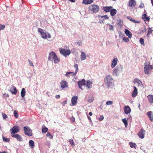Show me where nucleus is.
<instances>
[{
    "instance_id": "f257e3e1",
    "label": "nucleus",
    "mask_w": 153,
    "mask_h": 153,
    "mask_svg": "<svg viewBox=\"0 0 153 153\" xmlns=\"http://www.w3.org/2000/svg\"><path fill=\"white\" fill-rule=\"evenodd\" d=\"M105 85L107 88H112L114 86V80L110 75H107L104 78Z\"/></svg>"
},
{
    "instance_id": "f03ea898",
    "label": "nucleus",
    "mask_w": 153,
    "mask_h": 153,
    "mask_svg": "<svg viewBox=\"0 0 153 153\" xmlns=\"http://www.w3.org/2000/svg\"><path fill=\"white\" fill-rule=\"evenodd\" d=\"M48 60L51 61H53L55 64H57L60 62V59L57 56L56 53L53 51L51 52L49 55Z\"/></svg>"
},
{
    "instance_id": "7ed1b4c3",
    "label": "nucleus",
    "mask_w": 153,
    "mask_h": 153,
    "mask_svg": "<svg viewBox=\"0 0 153 153\" xmlns=\"http://www.w3.org/2000/svg\"><path fill=\"white\" fill-rule=\"evenodd\" d=\"M88 9L89 12L93 14L98 12L100 8L97 5L93 4L89 6Z\"/></svg>"
},
{
    "instance_id": "20e7f679",
    "label": "nucleus",
    "mask_w": 153,
    "mask_h": 153,
    "mask_svg": "<svg viewBox=\"0 0 153 153\" xmlns=\"http://www.w3.org/2000/svg\"><path fill=\"white\" fill-rule=\"evenodd\" d=\"M38 32L40 33L41 37L43 38L46 39L47 38H49L51 37V35L48 32H45L42 29L38 28Z\"/></svg>"
},
{
    "instance_id": "39448f33",
    "label": "nucleus",
    "mask_w": 153,
    "mask_h": 153,
    "mask_svg": "<svg viewBox=\"0 0 153 153\" xmlns=\"http://www.w3.org/2000/svg\"><path fill=\"white\" fill-rule=\"evenodd\" d=\"M122 70L121 65H118L114 69L112 72V75L115 76H117L120 73Z\"/></svg>"
},
{
    "instance_id": "423d86ee",
    "label": "nucleus",
    "mask_w": 153,
    "mask_h": 153,
    "mask_svg": "<svg viewBox=\"0 0 153 153\" xmlns=\"http://www.w3.org/2000/svg\"><path fill=\"white\" fill-rule=\"evenodd\" d=\"M59 51L60 53L62 55L66 57L67 56L69 55L71 53V51L70 50H66L64 49H59Z\"/></svg>"
},
{
    "instance_id": "0eeeda50",
    "label": "nucleus",
    "mask_w": 153,
    "mask_h": 153,
    "mask_svg": "<svg viewBox=\"0 0 153 153\" xmlns=\"http://www.w3.org/2000/svg\"><path fill=\"white\" fill-rule=\"evenodd\" d=\"M24 130L25 134L29 136L32 135V132L31 130L30 127L28 126H25L24 127Z\"/></svg>"
},
{
    "instance_id": "6e6552de",
    "label": "nucleus",
    "mask_w": 153,
    "mask_h": 153,
    "mask_svg": "<svg viewBox=\"0 0 153 153\" xmlns=\"http://www.w3.org/2000/svg\"><path fill=\"white\" fill-rule=\"evenodd\" d=\"M153 68L152 66L151 65H145L144 68V72L145 74H149V71L152 69Z\"/></svg>"
},
{
    "instance_id": "1a4fd4ad",
    "label": "nucleus",
    "mask_w": 153,
    "mask_h": 153,
    "mask_svg": "<svg viewBox=\"0 0 153 153\" xmlns=\"http://www.w3.org/2000/svg\"><path fill=\"white\" fill-rule=\"evenodd\" d=\"M19 130V127L17 126H14L12 128L10 129V131H11L12 134H15L17 133Z\"/></svg>"
},
{
    "instance_id": "9d476101",
    "label": "nucleus",
    "mask_w": 153,
    "mask_h": 153,
    "mask_svg": "<svg viewBox=\"0 0 153 153\" xmlns=\"http://www.w3.org/2000/svg\"><path fill=\"white\" fill-rule=\"evenodd\" d=\"M60 85L62 89H64L68 87V84L64 80H62L60 82Z\"/></svg>"
},
{
    "instance_id": "9b49d317",
    "label": "nucleus",
    "mask_w": 153,
    "mask_h": 153,
    "mask_svg": "<svg viewBox=\"0 0 153 153\" xmlns=\"http://www.w3.org/2000/svg\"><path fill=\"white\" fill-rule=\"evenodd\" d=\"M134 82L135 84H137V86L140 87H143V85L142 82L138 78H135L134 80Z\"/></svg>"
},
{
    "instance_id": "f8f14e48",
    "label": "nucleus",
    "mask_w": 153,
    "mask_h": 153,
    "mask_svg": "<svg viewBox=\"0 0 153 153\" xmlns=\"http://www.w3.org/2000/svg\"><path fill=\"white\" fill-rule=\"evenodd\" d=\"M78 97L76 96H74L71 99V106H73L76 105L77 103Z\"/></svg>"
},
{
    "instance_id": "ddd939ff",
    "label": "nucleus",
    "mask_w": 153,
    "mask_h": 153,
    "mask_svg": "<svg viewBox=\"0 0 153 153\" xmlns=\"http://www.w3.org/2000/svg\"><path fill=\"white\" fill-rule=\"evenodd\" d=\"M145 134V131L142 128L138 133L137 135L138 137L141 139H143L144 137V135Z\"/></svg>"
},
{
    "instance_id": "4468645a",
    "label": "nucleus",
    "mask_w": 153,
    "mask_h": 153,
    "mask_svg": "<svg viewBox=\"0 0 153 153\" xmlns=\"http://www.w3.org/2000/svg\"><path fill=\"white\" fill-rule=\"evenodd\" d=\"M11 136L12 137L16 139L17 140L20 142H21L23 140V139L22 137L20 135L18 134H12Z\"/></svg>"
},
{
    "instance_id": "2eb2a0df",
    "label": "nucleus",
    "mask_w": 153,
    "mask_h": 153,
    "mask_svg": "<svg viewBox=\"0 0 153 153\" xmlns=\"http://www.w3.org/2000/svg\"><path fill=\"white\" fill-rule=\"evenodd\" d=\"M85 79H83L82 80L78 81L77 84L79 88L82 89V86L85 85Z\"/></svg>"
},
{
    "instance_id": "dca6fc26",
    "label": "nucleus",
    "mask_w": 153,
    "mask_h": 153,
    "mask_svg": "<svg viewBox=\"0 0 153 153\" xmlns=\"http://www.w3.org/2000/svg\"><path fill=\"white\" fill-rule=\"evenodd\" d=\"M8 91H10L12 94H16L17 93V90L16 88L14 86H12L10 90H8Z\"/></svg>"
},
{
    "instance_id": "f3484780",
    "label": "nucleus",
    "mask_w": 153,
    "mask_h": 153,
    "mask_svg": "<svg viewBox=\"0 0 153 153\" xmlns=\"http://www.w3.org/2000/svg\"><path fill=\"white\" fill-rule=\"evenodd\" d=\"M118 62V59L117 58H114L112 60L111 64V67L113 68L117 65Z\"/></svg>"
},
{
    "instance_id": "a211bd4d",
    "label": "nucleus",
    "mask_w": 153,
    "mask_h": 153,
    "mask_svg": "<svg viewBox=\"0 0 153 153\" xmlns=\"http://www.w3.org/2000/svg\"><path fill=\"white\" fill-rule=\"evenodd\" d=\"M124 111L126 114L130 113L131 111V109L130 107L128 106H126L124 107Z\"/></svg>"
},
{
    "instance_id": "6ab92c4d",
    "label": "nucleus",
    "mask_w": 153,
    "mask_h": 153,
    "mask_svg": "<svg viewBox=\"0 0 153 153\" xmlns=\"http://www.w3.org/2000/svg\"><path fill=\"white\" fill-rule=\"evenodd\" d=\"M112 7L111 6H105L103 7L102 9L104 11L106 12H110L111 9L112 8Z\"/></svg>"
},
{
    "instance_id": "aec40b11",
    "label": "nucleus",
    "mask_w": 153,
    "mask_h": 153,
    "mask_svg": "<svg viewBox=\"0 0 153 153\" xmlns=\"http://www.w3.org/2000/svg\"><path fill=\"white\" fill-rule=\"evenodd\" d=\"M80 55V59L81 61L85 60L86 58V55L84 51H81Z\"/></svg>"
},
{
    "instance_id": "412c9836",
    "label": "nucleus",
    "mask_w": 153,
    "mask_h": 153,
    "mask_svg": "<svg viewBox=\"0 0 153 153\" xmlns=\"http://www.w3.org/2000/svg\"><path fill=\"white\" fill-rule=\"evenodd\" d=\"M134 90L132 93V97H136L137 94V88L134 86Z\"/></svg>"
},
{
    "instance_id": "4be33fe9",
    "label": "nucleus",
    "mask_w": 153,
    "mask_h": 153,
    "mask_svg": "<svg viewBox=\"0 0 153 153\" xmlns=\"http://www.w3.org/2000/svg\"><path fill=\"white\" fill-rule=\"evenodd\" d=\"M92 82L90 80H88L87 81L85 85L89 89L92 88Z\"/></svg>"
},
{
    "instance_id": "5701e85b",
    "label": "nucleus",
    "mask_w": 153,
    "mask_h": 153,
    "mask_svg": "<svg viewBox=\"0 0 153 153\" xmlns=\"http://www.w3.org/2000/svg\"><path fill=\"white\" fill-rule=\"evenodd\" d=\"M146 114L148 117L150 118V121H153V116L152 112L151 111H149L146 113Z\"/></svg>"
},
{
    "instance_id": "b1692460",
    "label": "nucleus",
    "mask_w": 153,
    "mask_h": 153,
    "mask_svg": "<svg viewBox=\"0 0 153 153\" xmlns=\"http://www.w3.org/2000/svg\"><path fill=\"white\" fill-rule=\"evenodd\" d=\"M125 33L126 35L129 38H131L132 37V35L131 32L128 29H126L125 30Z\"/></svg>"
},
{
    "instance_id": "393cba45",
    "label": "nucleus",
    "mask_w": 153,
    "mask_h": 153,
    "mask_svg": "<svg viewBox=\"0 0 153 153\" xmlns=\"http://www.w3.org/2000/svg\"><path fill=\"white\" fill-rule=\"evenodd\" d=\"M147 98L150 103H153V95L151 94L147 96Z\"/></svg>"
},
{
    "instance_id": "a878e982",
    "label": "nucleus",
    "mask_w": 153,
    "mask_h": 153,
    "mask_svg": "<svg viewBox=\"0 0 153 153\" xmlns=\"http://www.w3.org/2000/svg\"><path fill=\"white\" fill-rule=\"evenodd\" d=\"M94 0H83L82 4H88L93 2Z\"/></svg>"
},
{
    "instance_id": "bb28decb",
    "label": "nucleus",
    "mask_w": 153,
    "mask_h": 153,
    "mask_svg": "<svg viewBox=\"0 0 153 153\" xmlns=\"http://www.w3.org/2000/svg\"><path fill=\"white\" fill-rule=\"evenodd\" d=\"M117 12V11L115 9H113L112 8L110 11V14L111 16H114L116 13Z\"/></svg>"
},
{
    "instance_id": "cd10ccee",
    "label": "nucleus",
    "mask_w": 153,
    "mask_h": 153,
    "mask_svg": "<svg viewBox=\"0 0 153 153\" xmlns=\"http://www.w3.org/2000/svg\"><path fill=\"white\" fill-rule=\"evenodd\" d=\"M142 19L144 21H149L150 18L149 17L147 16V15L145 14H143L142 16Z\"/></svg>"
},
{
    "instance_id": "c85d7f7f",
    "label": "nucleus",
    "mask_w": 153,
    "mask_h": 153,
    "mask_svg": "<svg viewBox=\"0 0 153 153\" xmlns=\"http://www.w3.org/2000/svg\"><path fill=\"white\" fill-rule=\"evenodd\" d=\"M136 4V2L134 0H130L129 5L130 7L134 6Z\"/></svg>"
},
{
    "instance_id": "c756f323",
    "label": "nucleus",
    "mask_w": 153,
    "mask_h": 153,
    "mask_svg": "<svg viewBox=\"0 0 153 153\" xmlns=\"http://www.w3.org/2000/svg\"><path fill=\"white\" fill-rule=\"evenodd\" d=\"M29 144L30 147L31 149L33 148L34 146V141L32 140H30L29 142Z\"/></svg>"
},
{
    "instance_id": "7c9ffc66",
    "label": "nucleus",
    "mask_w": 153,
    "mask_h": 153,
    "mask_svg": "<svg viewBox=\"0 0 153 153\" xmlns=\"http://www.w3.org/2000/svg\"><path fill=\"white\" fill-rule=\"evenodd\" d=\"M130 21H131V22L136 23H139V21H137L135 20L134 19H132L131 17L129 16H127L126 17Z\"/></svg>"
},
{
    "instance_id": "2f4dec72",
    "label": "nucleus",
    "mask_w": 153,
    "mask_h": 153,
    "mask_svg": "<svg viewBox=\"0 0 153 153\" xmlns=\"http://www.w3.org/2000/svg\"><path fill=\"white\" fill-rule=\"evenodd\" d=\"M99 19H102L103 21L105 19H108V16L107 15L102 16H99Z\"/></svg>"
},
{
    "instance_id": "473e14b6",
    "label": "nucleus",
    "mask_w": 153,
    "mask_h": 153,
    "mask_svg": "<svg viewBox=\"0 0 153 153\" xmlns=\"http://www.w3.org/2000/svg\"><path fill=\"white\" fill-rule=\"evenodd\" d=\"M26 91L24 88L22 89L21 92V95L22 98L24 97Z\"/></svg>"
},
{
    "instance_id": "72a5a7b5",
    "label": "nucleus",
    "mask_w": 153,
    "mask_h": 153,
    "mask_svg": "<svg viewBox=\"0 0 153 153\" xmlns=\"http://www.w3.org/2000/svg\"><path fill=\"white\" fill-rule=\"evenodd\" d=\"M74 73L73 72H67L65 74V75L67 77H70V75L72 76H74Z\"/></svg>"
},
{
    "instance_id": "f704fd0d",
    "label": "nucleus",
    "mask_w": 153,
    "mask_h": 153,
    "mask_svg": "<svg viewBox=\"0 0 153 153\" xmlns=\"http://www.w3.org/2000/svg\"><path fill=\"white\" fill-rule=\"evenodd\" d=\"M74 66L76 69V70L75 73H74V76H76L79 70L78 65L76 64H74Z\"/></svg>"
},
{
    "instance_id": "c9c22d12",
    "label": "nucleus",
    "mask_w": 153,
    "mask_h": 153,
    "mask_svg": "<svg viewBox=\"0 0 153 153\" xmlns=\"http://www.w3.org/2000/svg\"><path fill=\"white\" fill-rule=\"evenodd\" d=\"M129 144L130 147L131 148H136L137 147V146L135 143H133L132 142H130Z\"/></svg>"
},
{
    "instance_id": "e433bc0d",
    "label": "nucleus",
    "mask_w": 153,
    "mask_h": 153,
    "mask_svg": "<svg viewBox=\"0 0 153 153\" xmlns=\"http://www.w3.org/2000/svg\"><path fill=\"white\" fill-rule=\"evenodd\" d=\"M122 121L125 124V126L126 127L128 126V122L126 118L122 119Z\"/></svg>"
},
{
    "instance_id": "4c0bfd02",
    "label": "nucleus",
    "mask_w": 153,
    "mask_h": 153,
    "mask_svg": "<svg viewBox=\"0 0 153 153\" xmlns=\"http://www.w3.org/2000/svg\"><path fill=\"white\" fill-rule=\"evenodd\" d=\"M2 138L4 141L5 142H8L10 141V139L9 138H7L5 137H2Z\"/></svg>"
},
{
    "instance_id": "58836bf2",
    "label": "nucleus",
    "mask_w": 153,
    "mask_h": 153,
    "mask_svg": "<svg viewBox=\"0 0 153 153\" xmlns=\"http://www.w3.org/2000/svg\"><path fill=\"white\" fill-rule=\"evenodd\" d=\"M48 131V128L46 127H44L42 128V133H45Z\"/></svg>"
},
{
    "instance_id": "ea45409f",
    "label": "nucleus",
    "mask_w": 153,
    "mask_h": 153,
    "mask_svg": "<svg viewBox=\"0 0 153 153\" xmlns=\"http://www.w3.org/2000/svg\"><path fill=\"white\" fill-rule=\"evenodd\" d=\"M94 100V97H89L88 98V101L89 102H92Z\"/></svg>"
},
{
    "instance_id": "a19ab883",
    "label": "nucleus",
    "mask_w": 153,
    "mask_h": 153,
    "mask_svg": "<svg viewBox=\"0 0 153 153\" xmlns=\"http://www.w3.org/2000/svg\"><path fill=\"white\" fill-rule=\"evenodd\" d=\"M2 117L4 120H5L7 117V115L5 114L2 113Z\"/></svg>"
},
{
    "instance_id": "79ce46f5",
    "label": "nucleus",
    "mask_w": 153,
    "mask_h": 153,
    "mask_svg": "<svg viewBox=\"0 0 153 153\" xmlns=\"http://www.w3.org/2000/svg\"><path fill=\"white\" fill-rule=\"evenodd\" d=\"M152 31H153V30H152V28H151L150 27H149L148 30V34H147V36H148V35L149 34L152 33Z\"/></svg>"
},
{
    "instance_id": "37998d69",
    "label": "nucleus",
    "mask_w": 153,
    "mask_h": 153,
    "mask_svg": "<svg viewBox=\"0 0 153 153\" xmlns=\"http://www.w3.org/2000/svg\"><path fill=\"white\" fill-rule=\"evenodd\" d=\"M113 103V102L111 101H108L106 102V105H111Z\"/></svg>"
},
{
    "instance_id": "c03bdc74",
    "label": "nucleus",
    "mask_w": 153,
    "mask_h": 153,
    "mask_svg": "<svg viewBox=\"0 0 153 153\" xmlns=\"http://www.w3.org/2000/svg\"><path fill=\"white\" fill-rule=\"evenodd\" d=\"M14 116L16 118H17L18 117V112L16 111H14Z\"/></svg>"
},
{
    "instance_id": "a18cd8bd",
    "label": "nucleus",
    "mask_w": 153,
    "mask_h": 153,
    "mask_svg": "<svg viewBox=\"0 0 153 153\" xmlns=\"http://www.w3.org/2000/svg\"><path fill=\"white\" fill-rule=\"evenodd\" d=\"M140 44L142 45H144V39L142 38H140Z\"/></svg>"
},
{
    "instance_id": "49530a36",
    "label": "nucleus",
    "mask_w": 153,
    "mask_h": 153,
    "mask_svg": "<svg viewBox=\"0 0 153 153\" xmlns=\"http://www.w3.org/2000/svg\"><path fill=\"white\" fill-rule=\"evenodd\" d=\"M107 25H109V29L110 30H112V31H113V30H114V29H113V25H109V24H107Z\"/></svg>"
},
{
    "instance_id": "de8ad7c7",
    "label": "nucleus",
    "mask_w": 153,
    "mask_h": 153,
    "mask_svg": "<svg viewBox=\"0 0 153 153\" xmlns=\"http://www.w3.org/2000/svg\"><path fill=\"white\" fill-rule=\"evenodd\" d=\"M46 136L47 137H48L51 139L53 138V136L51 135V134L49 132H48L46 134Z\"/></svg>"
},
{
    "instance_id": "09e8293b",
    "label": "nucleus",
    "mask_w": 153,
    "mask_h": 153,
    "mask_svg": "<svg viewBox=\"0 0 153 153\" xmlns=\"http://www.w3.org/2000/svg\"><path fill=\"white\" fill-rule=\"evenodd\" d=\"M69 142L72 146L74 145V143L73 140H69Z\"/></svg>"
},
{
    "instance_id": "8fccbe9b",
    "label": "nucleus",
    "mask_w": 153,
    "mask_h": 153,
    "mask_svg": "<svg viewBox=\"0 0 153 153\" xmlns=\"http://www.w3.org/2000/svg\"><path fill=\"white\" fill-rule=\"evenodd\" d=\"M123 40L126 42H128L129 41V39L126 37H124Z\"/></svg>"
},
{
    "instance_id": "3c124183",
    "label": "nucleus",
    "mask_w": 153,
    "mask_h": 153,
    "mask_svg": "<svg viewBox=\"0 0 153 153\" xmlns=\"http://www.w3.org/2000/svg\"><path fill=\"white\" fill-rule=\"evenodd\" d=\"M5 28V26L4 25H2L0 24V30H3Z\"/></svg>"
},
{
    "instance_id": "603ef678",
    "label": "nucleus",
    "mask_w": 153,
    "mask_h": 153,
    "mask_svg": "<svg viewBox=\"0 0 153 153\" xmlns=\"http://www.w3.org/2000/svg\"><path fill=\"white\" fill-rule=\"evenodd\" d=\"M104 119V117L103 115H101L100 117L99 118V120L100 121H102Z\"/></svg>"
},
{
    "instance_id": "864d4df0",
    "label": "nucleus",
    "mask_w": 153,
    "mask_h": 153,
    "mask_svg": "<svg viewBox=\"0 0 153 153\" xmlns=\"http://www.w3.org/2000/svg\"><path fill=\"white\" fill-rule=\"evenodd\" d=\"M76 44L79 46H82V42H77Z\"/></svg>"
},
{
    "instance_id": "5fc2aeb1",
    "label": "nucleus",
    "mask_w": 153,
    "mask_h": 153,
    "mask_svg": "<svg viewBox=\"0 0 153 153\" xmlns=\"http://www.w3.org/2000/svg\"><path fill=\"white\" fill-rule=\"evenodd\" d=\"M71 120L72 122H74L75 121V119L74 117H72L71 118Z\"/></svg>"
},
{
    "instance_id": "6e6d98bb",
    "label": "nucleus",
    "mask_w": 153,
    "mask_h": 153,
    "mask_svg": "<svg viewBox=\"0 0 153 153\" xmlns=\"http://www.w3.org/2000/svg\"><path fill=\"white\" fill-rule=\"evenodd\" d=\"M144 7V4L143 3H141L139 6L140 8H143Z\"/></svg>"
},
{
    "instance_id": "4d7b16f0",
    "label": "nucleus",
    "mask_w": 153,
    "mask_h": 153,
    "mask_svg": "<svg viewBox=\"0 0 153 153\" xmlns=\"http://www.w3.org/2000/svg\"><path fill=\"white\" fill-rule=\"evenodd\" d=\"M28 61L29 63V64H30V65L31 66H33V63L29 59L28 60Z\"/></svg>"
},
{
    "instance_id": "13d9d810",
    "label": "nucleus",
    "mask_w": 153,
    "mask_h": 153,
    "mask_svg": "<svg viewBox=\"0 0 153 153\" xmlns=\"http://www.w3.org/2000/svg\"><path fill=\"white\" fill-rule=\"evenodd\" d=\"M67 100H65L64 101L62 102V105H63V106H64L65 104H67Z\"/></svg>"
},
{
    "instance_id": "bf43d9fd",
    "label": "nucleus",
    "mask_w": 153,
    "mask_h": 153,
    "mask_svg": "<svg viewBox=\"0 0 153 153\" xmlns=\"http://www.w3.org/2000/svg\"><path fill=\"white\" fill-rule=\"evenodd\" d=\"M146 31V27H145V28H144V29L143 30H142L141 32L144 33V32H145Z\"/></svg>"
},
{
    "instance_id": "052dcab7",
    "label": "nucleus",
    "mask_w": 153,
    "mask_h": 153,
    "mask_svg": "<svg viewBox=\"0 0 153 153\" xmlns=\"http://www.w3.org/2000/svg\"><path fill=\"white\" fill-rule=\"evenodd\" d=\"M3 95H5L7 97H9V95L8 94L5 93L4 94H3Z\"/></svg>"
},
{
    "instance_id": "680f3d73",
    "label": "nucleus",
    "mask_w": 153,
    "mask_h": 153,
    "mask_svg": "<svg viewBox=\"0 0 153 153\" xmlns=\"http://www.w3.org/2000/svg\"><path fill=\"white\" fill-rule=\"evenodd\" d=\"M60 97V95H56V97H55L56 98H57V99H59V98Z\"/></svg>"
},
{
    "instance_id": "e2e57ef3",
    "label": "nucleus",
    "mask_w": 153,
    "mask_h": 153,
    "mask_svg": "<svg viewBox=\"0 0 153 153\" xmlns=\"http://www.w3.org/2000/svg\"><path fill=\"white\" fill-rule=\"evenodd\" d=\"M69 1H71V2H75V0H68Z\"/></svg>"
},
{
    "instance_id": "0e129e2a",
    "label": "nucleus",
    "mask_w": 153,
    "mask_h": 153,
    "mask_svg": "<svg viewBox=\"0 0 153 153\" xmlns=\"http://www.w3.org/2000/svg\"><path fill=\"white\" fill-rule=\"evenodd\" d=\"M100 24H102V23H104L103 21V20H102V19H100Z\"/></svg>"
},
{
    "instance_id": "69168bd1",
    "label": "nucleus",
    "mask_w": 153,
    "mask_h": 153,
    "mask_svg": "<svg viewBox=\"0 0 153 153\" xmlns=\"http://www.w3.org/2000/svg\"><path fill=\"white\" fill-rule=\"evenodd\" d=\"M131 116H129L128 118H127L128 120V119L131 120Z\"/></svg>"
},
{
    "instance_id": "338daca9",
    "label": "nucleus",
    "mask_w": 153,
    "mask_h": 153,
    "mask_svg": "<svg viewBox=\"0 0 153 153\" xmlns=\"http://www.w3.org/2000/svg\"><path fill=\"white\" fill-rule=\"evenodd\" d=\"M87 117H88V119H89V120L90 121H91V118L89 117V116H88V115H87Z\"/></svg>"
},
{
    "instance_id": "774afa93",
    "label": "nucleus",
    "mask_w": 153,
    "mask_h": 153,
    "mask_svg": "<svg viewBox=\"0 0 153 153\" xmlns=\"http://www.w3.org/2000/svg\"><path fill=\"white\" fill-rule=\"evenodd\" d=\"M0 153H7V152L6 151H4L2 152H0Z\"/></svg>"
}]
</instances>
